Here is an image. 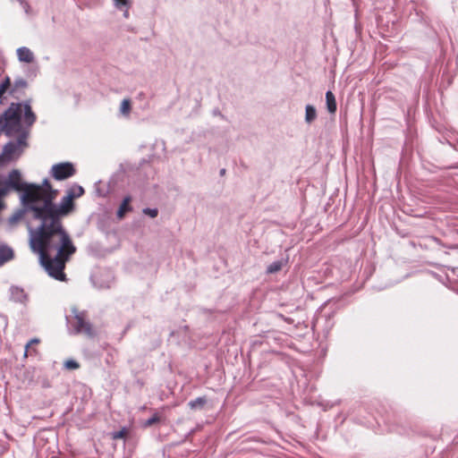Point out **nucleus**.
<instances>
[{"label":"nucleus","instance_id":"nucleus-23","mask_svg":"<svg viewBox=\"0 0 458 458\" xmlns=\"http://www.w3.org/2000/svg\"><path fill=\"white\" fill-rule=\"evenodd\" d=\"M126 434V429L123 428L121 430L114 431L112 433V438L113 439H119L124 437Z\"/></svg>","mask_w":458,"mask_h":458},{"label":"nucleus","instance_id":"nucleus-11","mask_svg":"<svg viewBox=\"0 0 458 458\" xmlns=\"http://www.w3.org/2000/svg\"><path fill=\"white\" fill-rule=\"evenodd\" d=\"M131 201V196H126L123 198L118 210H117V217L118 218H123L124 216V215L131 211L132 208H131V206L130 205Z\"/></svg>","mask_w":458,"mask_h":458},{"label":"nucleus","instance_id":"nucleus-2","mask_svg":"<svg viewBox=\"0 0 458 458\" xmlns=\"http://www.w3.org/2000/svg\"><path fill=\"white\" fill-rule=\"evenodd\" d=\"M37 121L30 100L11 103L0 114V131L13 138L4 145L0 153V168L16 162L29 147L31 128Z\"/></svg>","mask_w":458,"mask_h":458},{"label":"nucleus","instance_id":"nucleus-17","mask_svg":"<svg viewBox=\"0 0 458 458\" xmlns=\"http://www.w3.org/2000/svg\"><path fill=\"white\" fill-rule=\"evenodd\" d=\"M11 89V80L8 76H6L0 83V98L3 97L4 93L7 91L10 93Z\"/></svg>","mask_w":458,"mask_h":458},{"label":"nucleus","instance_id":"nucleus-27","mask_svg":"<svg viewBox=\"0 0 458 458\" xmlns=\"http://www.w3.org/2000/svg\"><path fill=\"white\" fill-rule=\"evenodd\" d=\"M28 343H29V345L38 344L39 343V339L32 338Z\"/></svg>","mask_w":458,"mask_h":458},{"label":"nucleus","instance_id":"nucleus-25","mask_svg":"<svg viewBox=\"0 0 458 458\" xmlns=\"http://www.w3.org/2000/svg\"><path fill=\"white\" fill-rule=\"evenodd\" d=\"M6 196V189H0V210L4 208V204L3 198Z\"/></svg>","mask_w":458,"mask_h":458},{"label":"nucleus","instance_id":"nucleus-16","mask_svg":"<svg viewBox=\"0 0 458 458\" xmlns=\"http://www.w3.org/2000/svg\"><path fill=\"white\" fill-rule=\"evenodd\" d=\"M284 262L283 259L281 260H276L272 262L270 265L267 267V274H275L278 271H280L284 266Z\"/></svg>","mask_w":458,"mask_h":458},{"label":"nucleus","instance_id":"nucleus-24","mask_svg":"<svg viewBox=\"0 0 458 458\" xmlns=\"http://www.w3.org/2000/svg\"><path fill=\"white\" fill-rule=\"evenodd\" d=\"M31 345H29V343H27V344L25 345V350H24V357H27L29 354L30 355H32L33 353H37V351L35 349H32V350H30Z\"/></svg>","mask_w":458,"mask_h":458},{"label":"nucleus","instance_id":"nucleus-5","mask_svg":"<svg viewBox=\"0 0 458 458\" xmlns=\"http://www.w3.org/2000/svg\"><path fill=\"white\" fill-rule=\"evenodd\" d=\"M75 168L70 162L58 163L52 165L50 174L56 181L66 180L75 174Z\"/></svg>","mask_w":458,"mask_h":458},{"label":"nucleus","instance_id":"nucleus-13","mask_svg":"<svg viewBox=\"0 0 458 458\" xmlns=\"http://www.w3.org/2000/svg\"><path fill=\"white\" fill-rule=\"evenodd\" d=\"M317 118V110L312 105H307L305 107V122L311 123Z\"/></svg>","mask_w":458,"mask_h":458},{"label":"nucleus","instance_id":"nucleus-19","mask_svg":"<svg viewBox=\"0 0 458 458\" xmlns=\"http://www.w3.org/2000/svg\"><path fill=\"white\" fill-rule=\"evenodd\" d=\"M42 191V195L46 196L47 194H50L53 191H56L55 190L52 189V186L47 179H45L43 181L42 186H39Z\"/></svg>","mask_w":458,"mask_h":458},{"label":"nucleus","instance_id":"nucleus-8","mask_svg":"<svg viewBox=\"0 0 458 458\" xmlns=\"http://www.w3.org/2000/svg\"><path fill=\"white\" fill-rule=\"evenodd\" d=\"M25 213H30V217L32 219V222L35 224L34 225H30L29 228L35 227L38 225V223L35 222L33 219V210L27 207H24V206L22 208L17 210L13 215H12L9 217V223L11 225L17 223L19 220H21L24 216Z\"/></svg>","mask_w":458,"mask_h":458},{"label":"nucleus","instance_id":"nucleus-10","mask_svg":"<svg viewBox=\"0 0 458 458\" xmlns=\"http://www.w3.org/2000/svg\"><path fill=\"white\" fill-rule=\"evenodd\" d=\"M13 250L5 244H0V267L13 259Z\"/></svg>","mask_w":458,"mask_h":458},{"label":"nucleus","instance_id":"nucleus-22","mask_svg":"<svg viewBox=\"0 0 458 458\" xmlns=\"http://www.w3.org/2000/svg\"><path fill=\"white\" fill-rule=\"evenodd\" d=\"M64 367L67 369H78L80 366H79V363L73 360H68L64 362Z\"/></svg>","mask_w":458,"mask_h":458},{"label":"nucleus","instance_id":"nucleus-26","mask_svg":"<svg viewBox=\"0 0 458 458\" xmlns=\"http://www.w3.org/2000/svg\"><path fill=\"white\" fill-rule=\"evenodd\" d=\"M114 5L118 8H122L127 5V0H114Z\"/></svg>","mask_w":458,"mask_h":458},{"label":"nucleus","instance_id":"nucleus-7","mask_svg":"<svg viewBox=\"0 0 458 458\" xmlns=\"http://www.w3.org/2000/svg\"><path fill=\"white\" fill-rule=\"evenodd\" d=\"M10 298L14 302L26 303L28 301V295L24 290L18 286H11L10 288Z\"/></svg>","mask_w":458,"mask_h":458},{"label":"nucleus","instance_id":"nucleus-4","mask_svg":"<svg viewBox=\"0 0 458 458\" xmlns=\"http://www.w3.org/2000/svg\"><path fill=\"white\" fill-rule=\"evenodd\" d=\"M72 313L73 317L68 320V327L71 334H82L88 337H94L96 332L88 318L87 313L85 311L78 310L76 308L72 309Z\"/></svg>","mask_w":458,"mask_h":458},{"label":"nucleus","instance_id":"nucleus-6","mask_svg":"<svg viewBox=\"0 0 458 458\" xmlns=\"http://www.w3.org/2000/svg\"><path fill=\"white\" fill-rule=\"evenodd\" d=\"M28 88V82L21 77L14 79L13 82H11L10 95L19 98L25 94V90Z\"/></svg>","mask_w":458,"mask_h":458},{"label":"nucleus","instance_id":"nucleus-1","mask_svg":"<svg viewBox=\"0 0 458 458\" xmlns=\"http://www.w3.org/2000/svg\"><path fill=\"white\" fill-rule=\"evenodd\" d=\"M57 191L46 196L38 194L33 210L38 225L30 227V247L39 256V262L47 274L58 281H65V264L76 251L72 238L65 230L62 218L72 208L73 196L69 192L59 205L54 202Z\"/></svg>","mask_w":458,"mask_h":458},{"label":"nucleus","instance_id":"nucleus-20","mask_svg":"<svg viewBox=\"0 0 458 458\" xmlns=\"http://www.w3.org/2000/svg\"><path fill=\"white\" fill-rule=\"evenodd\" d=\"M160 420V417L155 413L153 416H151L149 419H148L144 423H143V426L144 427H150L152 426L153 424L158 422Z\"/></svg>","mask_w":458,"mask_h":458},{"label":"nucleus","instance_id":"nucleus-3","mask_svg":"<svg viewBox=\"0 0 458 458\" xmlns=\"http://www.w3.org/2000/svg\"><path fill=\"white\" fill-rule=\"evenodd\" d=\"M0 189H6V194L11 190L22 191L21 196V204L30 209L40 193L39 185L21 182V172L17 169L12 170L4 182L0 181Z\"/></svg>","mask_w":458,"mask_h":458},{"label":"nucleus","instance_id":"nucleus-21","mask_svg":"<svg viewBox=\"0 0 458 458\" xmlns=\"http://www.w3.org/2000/svg\"><path fill=\"white\" fill-rule=\"evenodd\" d=\"M143 214L150 216L151 218H155L158 215V210L157 208H143L142 210Z\"/></svg>","mask_w":458,"mask_h":458},{"label":"nucleus","instance_id":"nucleus-15","mask_svg":"<svg viewBox=\"0 0 458 458\" xmlns=\"http://www.w3.org/2000/svg\"><path fill=\"white\" fill-rule=\"evenodd\" d=\"M131 101L128 98H124L120 106V114L123 117H129L131 113Z\"/></svg>","mask_w":458,"mask_h":458},{"label":"nucleus","instance_id":"nucleus-12","mask_svg":"<svg viewBox=\"0 0 458 458\" xmlns=\"http://www.w3.org/2000/svg\"><path fill=\"white\" fill-rule=\"evenodd\" d=\"M326 104L327 109L330 114H335L336 112V101L335 97L332 91L328 90L326 92Z\"/></svg>","mask_w":458,"mask_h":458},{"label":"nucleus","instance_id":"nucleus-9","mask_svg":"<svg viewBox=\"0 0 458 458\" xmlns=\"http://www.w3.org/2000/svg\"><path fill=\"white\" fill-rule=\"evenodd\" d=\"M17 57L20 62L22 63H32L34 61V54L32 51L26 47H21L16 50Z\"/></svg>","mask_w":458,"mask_h":458},{"label":"nucleus","instance_id":"nucleus-14","mask_svg":"<svg viewBox=\"0 0 458 458\" xmlns=\"http://www.w3.org/2000/svg\"><path fill=\"white\" fill-rule=\"evenodd\" d=\"M207 403V398L205 396H199V397H197L196 399L194 400H191L189 402V406L192 409V410H198V409H202L204 407V405Z\"/></svg>","mask_w":458,"mask_h":458},{"label":"nucleus","instance_id":"nucleus-29","mask_svg":"<svg viewBox=\"0 0 458 458\" xmlns=\"http://www.w3.org/2000/svg\"><path fill=\"white\" fill-rule=\"evenodd\" d=\"M225 173V169H222V170L220 171V174H224Z\"/></svg>","mask_w":458,"mask_h":458},{"label":"nucleus","instance_id":"nucleus-28","mask_svg":"<svg viewBox=\"0 0 458 458\" xmlns=\"http://www.w3.org/2000/svg\"><path fill=\"white\" fill-rule=\"evenodd\" d=\"M22 4H23V8H24L25 12L28 13L29 4L25 2H22Z\"/></svg>","mask_w":458,"mask_h":458},{"label":"nucleus","instance_id":"nucleus-18","mask_svg":"<svg viewBox=\"0 0 458 458\" xmlns=\"http://www.w3.org/2000/svg\"><path fill=\"white\" fill-rule=\"evenodd\" d=\"M68 192L73 196V198H78L83 195L84 189L77 184L72 186V188L68 191Z\"/></svg>","mask_w":458,"mask_h":458}]
</instances>
